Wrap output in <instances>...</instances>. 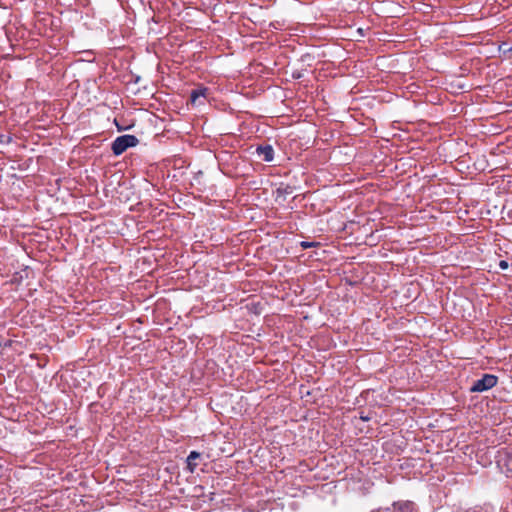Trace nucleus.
I'll use <instances>...</instances> for the list:
<instances>
[{
	"label": "nucleus",
	"mask_w": 512,
	"mask_h": 512,
	"mask_svg": "<svg viewBox=\"0 0 512 512\" xmlns=\"http://www.w3.org/2000/svg\"><path fill=\"white\" fill-rule=\"evenodd\" d=\"M503 461H505V459H503V458L498 461L499 466L503 467V464H502ZM506 462H507L505 464L506 465V473L512 474V459H509V457H507Z\"/></svg>",
	"instance_id": "obj_7"
},
{
	"label": "nucleus",
	"mask_w": 512,
	"mask_h": 512,
	"mask_svg": "<svg viewBox=\"0 0 512 512\" xmlns=\"http://www.w3.org/2000/svg\"><path fill=\"white\" fill-rule=\"evenodd\" d=\"M200 458V453L197 451H191L190 454L187 457V467L188 469L193 472L196 467L198 466L196 460Z\"/></svg>",
	"instance_id": "obj_5"
},
{
	"label": "nucleus",
	"mask_w": 512,
	"mask_h": 512,
	"mask_svg": "<svg viewBox=\"0 0 512 512\" xmlns=\"http://www.w3.org/2000/svg\"><path fill=\"white\" fill-rule=\"evenodd\" d=\"M394 512H416L415 505L410 501L394 503Z\"/></svg>",
	"instance_id": "obj_4"
},
{
	"label": "nucleus",
	"mask_w": 512,
	"mask_h": 512,
	"mask_svg": "<svg viewBox=\"0 0 512 512\" xmlns=\"http://www.w3.org/2000/svg\"><path fill=\"white\" fill-rule=\"evenodd\" d=\"M499 267H500L501 269H503V270L507 269V268H508V262H507V261H505V260H501V261L499 262Z\"/></svg>",
	"instance_id": "obj_9"
},
{
	"label": "nucleus",
	"mask_w": 512,
	"mask_h": 512,
	"mask_svg": "<svg viewBox=\"0 0 512 512\" xmlns=\"http://www.w3.org/2000/svg\"><path fill=\"white\" fill-rule=\"evenodd\" d=\"M138 142V138L134 135L126 134L119 136L112 143V151L116 156L121 155L128 148L136 146Z\"/></svg>",
	"instance_id": "obj_1"
},
{
	"label": "nucleus",
	"mask_w": 512,
	"mask_h": 512,
	"mask_svg": "<svg viewBox=\"0 0 512 512\" xmlns=\"http://www.w3.org/2000/svg\"><path fill=\"white\" fill-rule=\"evenodd\" d=\"M497 377L492 374H484L481 379L474 381L470 388L471 392H484L497 384Z\"/></svg>",
	"instance_id": "obj_2"
},
{
	"label": "nucleus",
	"mask_w": 512,
	"mask_h": 512,
	"mask_svg": "<svg viewBox=\"0 0 512 512\" xmlns=\"http://www.w3.org/2000/svg\"><path fill=\"white\" fill-rule=\"evenodd\" d=\"M206 92H207V89L206 88H201V89H195L191 92V95H190V100H191V103L192 104H196L198 99L200 97H205L206 96Z\"/></svg>",
	"instance_id": "obj_6"
},
{
	"label": "nucleus",
	"mask_w": 512,
	"mask_h": 512,
	"mask_svg": "<svg viewBox=\"0 0 512 512\" xmlns=\"http://www.w3.org/2000/svg\"><path fill=\"white\" fill-rule=\"evenodd\" d=\"M256 153L262 160L266 162L272 161L274 157V150L270 145L257 147Z\"/></svg>",
	"instance_id": "obj_3"
},
{
	"label": "nucleus",
	"mask_w": 512,
	"mask_h": 512,
	"mask_svg": "<svg viewBox=\"0 0 512 512\" xmlns=\"http://www.w3.org/2000/svg\"><path fill=\"white\" fill-rule=\"evenodd\" d=\"M300 245H301V247H302L303 249H307V248H310V247L315 246V243H314V242L302 241V242L300 243Z\"/></svg>",
	"instance_id": "obj_8"
},
{
	"label": "nucleus",
	"mask_w": 512,
	"mask_h": 512,
	"mask_svg": "<svg viewBox=\"0 0 512 512\" xmlns=\"http://www.w3.org/2000/svg\"><path fill=\"white\" fill-rule=\"evenodd\" d=\"M372 512H380V511H372Z\"/></svg>",
	"instance_id": "obj_10"
}]
</instances>
